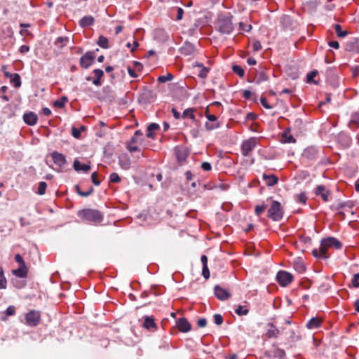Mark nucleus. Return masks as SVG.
<instances>
[{
	"label": "nucleus",
	"instance_id": "1",
	"mask_svg": "<svg viewBox=\"0 0 359 359\" xmlns=\"http://www.w3.org/2000/svg\"><path fill=\"white\" fill-rule=\"evenodd\" d=\"M331 248L337 250L341 249L342 248V243L334 237L329 236L323 238L320 241L319 249H313L312 250V255L317 259H326L328 258L327 251Z\"/></svg>",
	"mask_w": 359,
	"mask_h": 359
},
{
	"label": "nucleus",
	"instance_id": "2",
	"mask_svg": "<svg viewBox=\"0 0 359 359\" xmlns=\"http://www.w3.org/2000/svg\"><path fill=\"white\" fill-rule=\"evenodd\" d=\"M290 324V321L283 318L274 319L273 322L271 323V338L278 337L285 329L284 325H288Z\"/></svg>",
	"mask_w": 359,
	"mask_h": 359
},
{
	"label": "nucleus",
	"instance_id": "3",
	"mask_svg": "<svg viewBox=\"0 0 359 359\" xmlns=\"http://www.w3.org/2000/svg\"><path fill=\"white\" fill-rule=\"evenodd\" d=\"M79 215L89 222H100L102 220V214L96 210H83L79 212Z\"/></svg>",
	"mask_w": 359,
	"mask_h": 359
},
{
	"label": "nucleus",
	"instance_id": "4",
	"mask_svg": "<svg viewBox=\"0 0 359 359\" xmlns=\"http://www.w3.org/2000/svg\"><path fill=\"white\" fill-rule=\"evenodd\" d=\"M283 214L284 211L281 204L276 201H272L271 203V219L279 221L283 218Z\"/></svg>",
	"mask_w": 359,
	"mask_h": 359
},
{
	"label": "nucleus",
	"instance_id": "5",
	"mask_svg": "<svg viewBox=\"0 0 359 359\" xmlns=\"http://www.w3.org/2000/svg\"><path fill=\"white\" fill-rule=\"evenodd\" d=\"M25 318V324L30 327H35L39 323L41 315L39 311L32 310L26 313Z\"/></svg>",
	"mask_w": 359,
	"mask_h": 359
},
{
	"label": "nucleus",
	"instance_id": "6",
	"mask_svg": "<svg viewBox=\"0 0 359 359\" xmlns=\"http://www.w3.org/2000/svg\"><path fill=\"white\" fill-rule=\"evenodd\" d=\"M278 283L283 287L287 286L293 280V276L287 271H280L276 275Z\"/></svg>",
	"mask_w": 359,
	"mask_h": 359
},
{
	"label": "nucleus",
	"instance_id": "7",
	"mask_svg": "<svg viewBox=\"0 0 359 359\" xmlns=\"http://www.w3.org/2000/svg\"><path fill=\"white\" fill-rule=\"evenodd\" d=\"M233 29L231 18H224L220 20L219 25V30L223 34H229Z\"/></svg>",
	"mask_w": 359,
	"mask_h": 359
},
{
	"label": "nucleus",
	"instance_id": "8",
	"mask_svg": "<svg viewBox=\"0 0 359 359\" xmlns=\"http://www.w3.org/2000/svg\"><path fill=\"white\" fill-rule=\"evenodd\" d=\"M205 116L208 121L205 124V127L208 130H212L219 127V122L217 121V117L215 115L209 114L208 109L205 111Z\"/></svg>",
	"mask_w": 359,
	"mask_h": 359
},
{
	"label": "nucleus",
	"instance_id": "9",
	"mask_svg": "<svg viewBox=\"0 0 359 359\" xmlns=\"http://www.w3.org/2000/svg\"><path fill=\"white\" fill-rule=\"evenodd\" d=\"M257 144L256 139L250 138L244 141L241 146L242 154L245 156H250Z\"/></svg>",
	"mask_w": 359,
	"mask_h": 359
},
{
	"label": "nucleus",
	"instance_id": "10",
	"mask_svg": "<svg viewBox=\"0 0 359 359\" xmlns=\"http://www.w3.org/2000/svg\"><path fill=\"white\" fill-rule=\"evenodd\" d=\"M314 193L316 196H320L324 202L330 200V191L326 189L323 185H318L315 189Z\"/></svg>",
	"mask_w": 359,
	"mask_h": 359
},
{
	"label": "nucleus",
	"instance_id": "11",
	"mask_svg": "<svg viewBox=\"0 0 359 359\" xmlns=\"http://www.w3.org/2000/svg\"><path fill=\"white\" fill-rule=\"evenodd\" d=\"M95 58L94 53L93 52H87L83 55L81 60L80 63L82 67L87 69L93 62Z\"/></svg>",
	"mask_w": 359,
	"mask_h": 359
},
{
	"label": "nucleus",
	"instance_id": "12",
	"mask_svg": "<svg viewBox=\"0 0 359 359\" xmlns=\"http://www.w3.org/2000/svg\"><path fill=\"white\" fill-rule=\"evenodd\" d=\"M215 296L219 300H222V301L229 299L231 296L230 293L227 290L219 287V285H216L215 287Z\"/></svg>",
	"mask_w": 359,
	"mask_h": 359
},
{
	"label": "nucleus",
	"instance_id": "13",
	"mask_svg": "<svg viewBox=\"0 0 359 359\" xmlns=\"http://www.w3.org/2000/svg\"><path fill=\"white\" fill-rule=\"evenodd\" d=\"M51 156L53 162L60 167H62L67 163L65 156L60 153L54 151L51 154Z\"/></svg>",
	"mask_w": 359,
	"mask_h": 359
},
{
	"label": "nucleus",
	"instance_id": "14",
	"mask_svg": "<svg viewBox=\"0 0 359 359\" xmlns=\"http://www.w3.org/2000/svg\"><path fill=\"white\" fill-rule=\"evenodd\" d=\"M73 168L75 171L79 172H88L90 170V166L88 164L81 163L78 159H75L73 163Z\"/></svg>",
	"mask_w": 359,
	"mask_h": 359
},
{
	"label": "nucleus",
	"instance_id": "15",
	"mask_svg": "<svg viewBox=\"0 0 359 359\" xmlns=\"http://www.w3.org/2000/svg\"><path fill=\"white\" fill-rule=\"evenodd\" d=\"M180 53L184 55H191L195 51L194 46L189 43L185 42L184 45L180 48Z\"/></svg>",
	"mask_w": 359,
	"mask_h": 359
},
{
	"label": "nucleus",
	"instance_id": "16",
	"mask_svg": "<svg viewBox=\"0 0 359 359\" xmlns=\"http://www.w3.org/2000/svg\"><path fill=\"white\" fill-rule=\"evenodd\" d=\"M23 120L27 124L34 126L36 123L38 118L34 112H28L23 115Z\"/></svg>",
	"mask_w": 359,
	"mask_h": 359
},
{
	"label": "nucleus",
	"instance_id": "17",
	"mask_svg": "<svg viewBox=\"0 0 359 359\" xmlns=\"http://www.w3.org/2000/svg\"><path fill=\"white\" fill-rule=\"evenodd\" d=\"M177 325L181 332H187L191 330V325L186 318H180Z\"/></svg>",
	"mask_w": 359,
	"mask_h": 359
},
{
	"label": "nucleus",
	"instance_id": "18",
	"mask_svg": "<svg viewBox=\"0 0 359 359\" xmlns=\"http://www.w3.org/2000/svg\"><path fill=\"white\" fill-rule=\"evenodd\" d=\"M118 163L122 169L128 170L130 168L131 161L126 154H123L118 158Z\"/></svg>",
	"mask_w": 359,
	"mask_h": 359
},
{
	"label": "nucleus",
	"instance_id": "19",
	"mask_svg": "<svg viewBox=\"0 0 359 359\" xmlns=\"http://www.w3.org/2000/svg\"><path fill=\"white\" fill-rule=\"evenodd\" d=\"M322 325V320L317 317H313L306 323V327L309 330L318 329Z\"/></svg>",
	"mask_w": 359,
	"mask_h": 359
},
{
	"label": "nucleus",
	"instance_id": "20",
	"mask_svg": "<svg viewBox=\"0 0 359 359\" xmlns=\"http://www.w3.org/2000/svg\"><path fill=\"white\" fill-rule=\"evenodd\" d=\"M95 22V19L91 15H86L79 20V25L81 27H86L92 25Z\"/></svg>",
	"mask_w": 359,
	"mask_h": 359
},
{
	"label": "nucleus",
	"instance_id": "21",
	"mask_svg": "<svg viewBox=\"0 0 359 359\" xmlns=\"http://www.w3.org/2000/svg\"><path fill=\"white\" fill-rule=\"evenodd\" d=\"M285 355V351L283 349L278 348L276 346H273L271 348V357H273L278 359H283Z\"/></svg>",
	"mask_w": 359,
	"mask_h": 359
},
{
	"label": "nucleus",
	"instance_id": "22",
	"mask_svg": "<svg viewBox=\"0 0 359 359\" xmlns=\"http://www.w3.org/2000/svg\"><path fill=\"white\" fill-rule=\"evenodd\" d=\"M317 153L316 149L311 147L304 151L303 156L309 159H314L316 158Z\"/></svg>",
	"mask_w": 359,
	"mask_h": 359
},
{
	"label": "nucleus",
	"instance_id": "23",
	"mask_svg": "<svg viewBox=\"0 0 359 359\" xmlns=\"http://www.w3.org/2000/svg\"><path fill=\"white\" fill-rule=\"evenodd\" d=\"M175 155H176L177 160L180 162H182V161H185V159L187 158V152L183 148L177 147L175 149Z\"/></svg>",
	"mask_w": 359,
	"mask_h": 359
},
{
	"label": "nucleus",
	"instance_id": "24",
	"mask_svg": "<svg viewBox=\"0 0 359 359\" xmlns=\"http://www.w3.org/2000/svg\"><path fill=\"white\" fill-rule=\"evenodd\" d=\"M281 142H283L284 143H294L295 139L290 134V130H287L283 133L282 136H281Z\"/></svg>",
	"mask_w": 359,
	"mask_h": 359
},
{
	"label": "nucleus",
	"instance_id": "25",
	"mask_svg": "<svg viewBox=\"0 0 359 359\" xmlns=\"http://www.w3.org/2000/svg\"><path fill=\"white\" fill-rule=\"evenodd\" d=\"M27 273V270L25 265L20 266L18 269L13 271V274L20 278L26 277Z\"/></svg>",
	"mask_w": 359,
	"mask_h": 359
},
{
	"label": "nucleus",
	"instance_id": "26",
	"mask_svg": "<svg viewBox=\"0 0 359 359\" xmlns=\"http://www.w3.org/2000/svg\"><path fill=\"white\" fill-rule=\"evenodd\" d=\"M195 110L196 109L194 108H188V109H185L182 115V118H189L194 121L195 120V115H194Z\"/></svg>",
	"mask_w": 359,
	"mask_h": 359
},
{
	"label": "nucleus",
	"instance_id": "27",
	"mask_svg": "<svg viewBox=\"0 0 359 359\" xmlns=\"http://www.w3.org/2000/svg\"><path fill=\"white\" fill-rule=\"evenodd\" d=\"M11 82L13 84L15 88H19L21 86L20 76L18 74L14 73L12 74V77L10 79Z\"/></svg>",
	"mask_w": 359,
	"mask_h": 359
},
{
	"label": "nucleus",
	"instance_id": "28",
	"mask_svg": "<svg viewBox=\"0 0 359 359\" xmlns=\"http://www.w3.org/2000/svg\"><path fill=\"white\" fill-rule=\"evenodd\" d=\"M159 128V126L157 123H151L147 128V136L150 138L154 137L153 131L156 130Z\"/></svg>",
	"mask_w": 359,
	"mask_h": 359
},
{
	"label": "nucleus",
	"instance_id": "29",
	"mask_svg": "<svg viewBox=\"0 0 359 359\" xmlns=\"http://www.w3.org/2000/svg\"><path fill=\"white\" fill-rule=\"evenodd\" d=\"M68 99L65 96H62L60 99L55 100L53 102V106L58 108H62L65 107V104L67 102Z\"/></svg>",
	"mask_w": 359,
	"mask_h": 359
},
{
	"label": "nucleus",
	"instance_id": "30",
	"mask_svg": "<svg viewBox=\"0 0 359 359\" xmlns=\"http://www.w3.org/2000/svg\"><path fill=\"white\" fill-rule=\"evenodd\" d=\"M143 325H144V327L148 330L156 327L154 320L150 317L145 318Z\"/></svg>",
	"mask_w": 359,
	"mask_h": 359
},
{
	"label": "nucleus",
	"instance_id": "31",
	"mask_svg": "<svg viewBox=\"0 0 359 359\" xmlns=\"http://www.w3.org/2000/svg\"><path fill=\"white\" fill-rule=\"evenodd\" d=\"M7 287V281L4 275V271L0 266V289H6Z\"/></svg>",
	"mask_w": 359,
	"mask_h": 359
},
{
	"label": "nucleus",
	"instance_id": "32",
	"mask_svg": "<svg viewBox=\"0 0 359 359\" xmlns=\"http://www.w3.org/2000/svg\"><path fill=\"white\" fill-rule=\"evenodd\" d=\"M295 199L297 202L305 204L307 201V196L304 192H302L295 196Z\"/></svg>",
	"mask_w": 359,
	"mask_h": 359
},
{
	"label": "nucleus",
	"instance_id": "33",
	"mask_svg": "<svg viewBox=\"0 0 359 359\" xmlns=\"http://www.w3.org/2000/svg\"><path fill=\"white\" fill-rule=\"evenodd\" d=\"M97 43L103 48H108V39L105 36H100L98 39Z\"/></svg>",
	"mask_w": 359,
	"mask_h": 359
},
{
	"label": "nucleus",
	"instance_id": "34",
	"mask_svg": "<svg viewBox=\"0 0 359 359\" xmlns=\"http://www.w3.org/2000/svg\"><path fill=\"white\" fill-rule=\"evenodd\" d=\"M236 313L238 316L247 315L249 312L246 306H238L235 311Z\"/></svg>",
	"mask_w": 359,
	"mask_h": 359
},
{
	"label": "nucleus",
	"instance_id": "35",
	"mask_svg": "<svg viewBox=\"0 0 359 359\" xmlns=\"http://www.w3.org/2000/svg\"><path fill=\"white\" fill-rule=\"evenodd\" d=\"M335 32L339 37H344L347 35L346 31H342L341 27L340 25H335L334 26Z\"/></svg>",
	"mask_w": 359,
	"mask_h": 359
},
{
	"label": "nucleus",
	"instance_id": "36",
	"mask_svg": "<svg viewBox=\"0 0 359 359\" xmlns=\"http://www.w3.org/2000/svg\"><path fill=\"white\" fill-rule=\"evenodd\" d=\"M317 74H318V71H316V70H313V71H311L309 73H308L306 75V82L307 83L313 82L314 81L313 79L316 76Z\"/></svg>",
	"mask_w": 359,
	"mask_h": 359
},
{
	"label": "nucleus",
	"instance_id": "37",
	"mask_svg": "<svg viewBox=\"0 0 359 359\" xmlns=\"http://www.w3.org/2000/svg\"><path fill=\"white\" fill-rule=\"evenodd\" d=\"M46 187H47V184L46 182H39L37 194H39V195L44 194L46 192Z\"/></svg>",
	"mask_w": 359,
	"mask_h": 359
},
{
	"label": "nucleus",
	"instance_id": "38",
	"mask_svg": "<svg viewBox=\"0 0 359 359\" xmlns=\"http://www.w3.org/2000/svg\"><path fill=\"white\" fill-rule=\"evenodd\" d=\"M173 76L171 74H168L167 75L160 76L158 78V81L161 83H165L166 81H169L172 80Z\"/></svg>",
	"mask_w": 359,
	"mask_h": 359
},
{
	"label": "nucleus",
	"instance_id": "39",
	"mask_svg": "<svg viewBox=\"0 0 359 359\" xmlns=\"http://www.w3.org/2000/svg\"><path fill=\"white\" fill-rule=\"evenodd\" d=\"M234 73L238 74L240 77H243L244 76V70L239 65H234L232 68Z\"/></svg>",
	"mask_w": 359,
	"mask_h": 359
},
{
	"label": "nucleus",
	"instance_id": "40",
	"mask_svg": "<svg viewBox=\"0 0 359 359\" xmlns=\"http://www.w3.org/2000/svg\"><path fill=\"white\" fill-rule=\"evenodd\" d=\"M121 180V177H119V175L116 173V172H113L109 176V182H112V183H118L120 182Z\"/></svg>",
	"mask_w": 359,
	"mask_h": 359
},
{
	"label": "nucleus",
	"instance_id": "41",
	"mask_svg": "<svg viewBox=\"0 0 359 359\" xmlns=\"http://www.w3.org/2000/svg\"><path fill=\"white\" fill-rule=\"evenodd\" d=\"M76 189L78 194L83 197H87L90 196L93 191V188H90L88 191H81L79 190L78 186H76Z\"/></svg>",
	"mask_w": 359,
	"mask_h": 359
},
{
	"label": "nucleus",
	"instance_id": "42",
	"mask_svg": "<svg viewBox=\"0 0 359 359\" xmlns=\"http://www.w3.org/2000/svg\"><path fill=\"white\" fill-rule=\"evenodd\" d=\"M209 72V69L205 67H203L198 73V76L203 79L207 77L208 74Z\"/></svg>",
	"mask_w": 359,
	"mask_h": 359
},
{
	"label": "nucleus",
	"instance_id": "43",
	"mask_svg": "<svg viewBox=\"0 0 359 359\" xmlns=\"http://www.w3.org/2000/svg\"><path fill=\"white\" fill-rule=\"evenodd\" d=\"M214 323L217 325H220L223 323V318L220 314H215L213 316Z\"/></svg>",
	"mask_w": 359,
	"mask_h": 359
},
{
	"label": "nucleus",
	"instance_id": "44",
	"mask_svg": "<svg viewBox=\"0 0 359 359\" xmlns=\"http://www.w3.org/2000/svg\"><path fill=\"white\" fill-rule=\"evenodd\" d=\"M352 285L354 287H359V273H356L353 276L352 279Z\"/></svg>",
	"mask_w": 359,
	"mask_h": 359
},
{
	"label": "nucleus",
	"instance_id": "45",
	"mask_svg": "<svg viewBox=\"0 0 359 359\" xmlns=\"http://www.w3.org/2000/svg\"><path fill=\"white\" fill-rule=\"evenodd\" d=\"M128 149L130 152L139 151L140 152V155H138L137 156V158L143 157L144 156L143 153L140 152V149L137 147H135V146H128Z\"/></svg>",
	"mask_w": 359,
	"mask_h": 359
},
{
	"label": "nucleus",
	"instance_id": "46",
	"mask_svg": "<svg viewBox=\"0 0 359 359\" xmlns=\"http://www.w3.org/2000/svg\"><path fill=\"white\" fill-rule=\"evenodd\" d=\"M351 122L359 126V112H355L352 114Z\"/></svg>",
	"mask_w": 359,
	"mask_h": 359
},
{
	"label": "nucleus",
	"instance_id": "47",
	"mask_svg": "<svg viewBox=\"0 0 359 359\" xmlns=\"http://www.w3.org/2000/svg\"><path fill=\"white\" fill-rule=\"evenodd\" d=\"M68 41V39L67 37H58L56 40V44H59V43H61V46H64L67 45V43Z\"/></svg>",
	"mask_w": 359,
	"mask_h": 359
},
{
	"label": "nucleus",
	"instance_id": "48",
	"mask_svg": "<svg viewBox=\"0 0 359 359\" xmlns=\"http://www.w3.org/2000/svg\"><path fill=\"white\" fill-rule=\"evenodd\" d=\"M97 172H94L91 175V179H92L93 183L95 185L98 186L100 184V181L97 179Z\"/></svg>",
	"mask_w": 359,
	"mask_h": 359
},
{
	"label": "nucleus",
	"instance_id": "49",
	"mask_svg": "<svg viewBox=\"0 0 359 359\" xmlns=\"http://www.w3.org/2000/svg\"><path fill=\"white\" fill-rule=\"evenodd\" d=\"M202 274L205 279L209 278L210 271H209L208 266H203Z\"/></svg>",
	"mask_w": 359,
	"mask_h": 359
},
{
	"label": "nucleus",
	"instance_id": "50",
	"mask_svg": "<svg viewBox=\"0 0 359 359\" xmlns=\"http://www.w3.org/2000/svg\"><path fill=\"white\" fill-rule=\"evenodd\" d=\"M266 205H257L255 207V213L257 215H260L264 212Z\"/></svg>",
	"mask_w": 359,
	"mask_h": 359
},
{
	"label": "nucleus",
	"instance_id": "51",
	"mask_svg": "<svg viewBox=\"0 0 359 359\" xmlns=\"http://www.w3.org/2000/svg\"><path fill=\"white\" fill-rule=\"evenodd\" d=\"M184 15V10L182 8H177V20H180L182 19Z\"/></svg>",
	"mask_w": 359,
	"mask_h": 359
},
{
	"label": "nucleus",
	"instance_id": "52",
	"mask_svg": "<svg viewBox=\"0 0 359 359\" xmlns=\"http://www.w3.org/2000/svg\"><path fill=\"white\" fill-rule=\"evenodd\" d=\"M6 312V315L7 316H13V315H14L15 313V306H9L7 308Z\"/></svg>",
	"mask_w": 359,
	"mask_h": 359
},
{
	"label": "nucleus",
	"instance_id": "53",
	"mask_svg": "<svg viewBox=\"0 0 359 359\" xmlns=\"http://www.w3.org/2000/svg\"><path fill=\"white\" fill-rule=\"evenodd\" d=\"M93 73H94L96 79H100L104 74L103 71L100 69H95L93 71Z\"/></svg>",
	"mask_w": 359,
	"mask_h": 359
},
{
	"label": "nucleus",
	"instance_id": "54",
	"mask_svg": "<svg viewBox=\"0 0 359 359\" xmlns=\"http://www.w3.org/2000/svg\"><path fill=\"white\" fill-rule=\"evenodd\" d=\"M201 168L205 171H210L212 169L211 164L208 162H203L201 164Z\"/></svg>",
	"mask_w": 359,
	"mask_h": 359
},
{
	"label": "nucleus",
	"instance_id": "55",
	"mask_svg": "<svg viewBox=\"0 0 359 359\" xmlns=\"http://www.w3.org/2000/svg\"><path fill=\"white\" fill-rule=\"evenodd\" d=\"M15 259L18 263L20 264V266L25 265L24 260H23L22 257L20 256V255H19V254L15 255Z\"/></svg>",
	"mask_w": 359,
	"mask_h": 359
},
{
	"label": "nucleus",
	"instance_id": "56",
	"mask_svg": "<svg viewBox=\"0 0 359 359\" xmlns=\"http://www.w3.org/2000/svg\"><path fill=\"white\" fill-rule=\"evenodd\" d=\"M330 47L333 48L334 49H338L339 48V43L337 41H331L328 43Z\"/></svg>",
	"mask_w": 359,
	"mask_h": 359
},
{
	"label": "nucleus",
	"instance_id": "57",
	"mask_svg": "<svg viewBox=\"0 0 359 359\" xmlns=\"http://www.w3.org/2000/svg\"><path fill=\"white\" fill-rule=\"evenodd\" d=\"M206 324H207V321H206V319L205 318H200L198 321H197V325H198V327H204L206 326Z\"/></svg>",
	"mask_w": 359,
	"mask_h": 359
},
{
	"label": "nucleus",
	"instance_id": "58",
	"mask_svg": "<svg viewBox=\"0 0 359 359\" xmlns=\"http://www.w3.org/2000/svg\"><path fill=\"white\" fill-rule=\"evenodd\" d=\"M278 177L275 175L271 174V187L277 184Z\"/></svg>",
	"mask_w": 359,
	"mask_h": 359
},
{
	"label": "nucleus",
	"instance_id": "59",
	"mask_svg": "<svg viewBox=\"0 0 359 359\" xmlns=\"http://www.w3.org/2000/svg\"><path fill=\"white\" fill-rule=\"evenodd\" d=\"M19 50L21 53H26L29 51V47L26 45H22L20 47Z\"/></svg>",
	"mask_w": 359,
	"mask_h": 359
},
{
	"label": "nucleus",
	"instance_id": "60",
	"mask_svg": "<svg viewBox=\"0 0 359 359\" xmlns=\"http://www.w3.org/2000/svg\"><path fill=\"white\" fill-rule=\"evenodd\" d=\"M261 103L266 109H269V103L266 97L261 98Z\"/></svg>",
	"mask_w": 359,
	"mask_h": 359
},
{
	"label": "nucleus",
	"instance_id": "61",
	"mask_svg": "<svg viewBox=\"0 0 359 359\" xmlns=\"http://www.w3.org/2000/svg\"><path fill=\"white\" fill-rule=\"evenodd\" d=\"M262 48L261 43L259 41H255L253 43V49L255 51H258Z\"/></svg>",
	"mask_w": 359,
	"mask_h": 359
},
{
	"label": "nucleus",
	"instance_id": "62",
	"mask_svg": "<svg viewBox=\"0 0 359 359\" xmlns=\"http://www.w3.org/2000/svg\"><path fill=\"white\" fill-rule=\"evenodd\" d=\"M42 113L44 116H49L51 114V111L48 107H44L42 109Z\"/></svg>",
	"mask_w": 359,
	"mask_h": 359
},
{
	"label": "nucleus",
	"instance_id": "63",
	"mask_svg": "<svg viewBox=\"0 0 359 359\" xmlns=\"http://www.w3.org/2000/svg\"><path fill=\"white\" fill-rule=\"evenodd\" d=\"M172 113L173 114V116L176 118V119H179L180 118L182 117V115L175 109V108H172Z\"/></svg>",
	"mask_w": 359,
	"mask_h": 359
},
{
	"label": "nucleus",
	"instance_id": "64",
	"mask_svg": "<svg viewBox=\"0 0 359 359\" xmlns=\"http://www.w3.org/2000/svg\"><path fill=\"white\" fill-rule=\"evenodd\" d=\"M72 135L76 138H79L80 137V131L77 128H73Z\"/></svg>",
	"mask_w": 359,
	"mask_h": 359
}]
</instances>
